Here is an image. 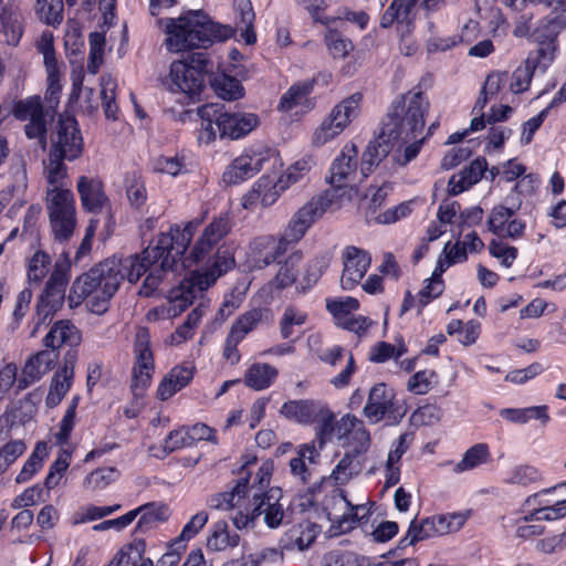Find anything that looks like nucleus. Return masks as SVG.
<instances>
[{"instance_id":"1","label":"nucleus","mask_w":566,"mask_h":566,"mask_svg":"<svg viewBox=\"0 0 566 566\" xmlns=\"http://www.w3.org/2000/svg\"><path fill=\"white\" fill-rule=\"evenodd\" d=\"M231 220L228 213L214 217L211 222L205 227L201 234L196 240L190 252V258L195 262L202 261L214 249L217 253L211 264L191 272L190 276L182 280L178 287L170 291L169 313L178 315L184 312L193 300L203 291L212 286L217 280L232 270L235 265L233 254L219 243L230 233Z\"/></svg>"},{"instance_id":"2","label":"nucleus","mask_w":566,"mask_h":566,"mask_svg":"<svg viewBox=\"0 0 566 566\" xmlns=\"http://www.w3.org/2000/svg\"><path fill=\"white\" fill-rule=\"evenodd\" d=\"M166 45L169 51L181 52L193 48H207L213 42L226 41L234 30L209 20L200 10L169 19L166 24Z\"/></svg>"},{"instance_id":"3","label":"nucleus","mask_w":566,"mask_h":566,"mask_svg":"<svg viewBox=\"0 0 566 566\" xmlns=\"http://www.w3.org/2000/svg\"><path fill=\"white\" fill-rule=\"evenodd\" d=\"M118 266L117 258L113 256L78 276L72 284L70 302L80 304L88 297L91 311L96 314L104 313L120 285Z\"/></svg>"},{"instance_id":"4","label":"nucleus","mask_w":566,"mask_h":566,"mask_svg":"<svg viewBox=\"0 0 566 566\" xmlns=\"http://www.w3.org/2000/svg\"><path fill=\"white\" fill-rule=\"evenodd\" d=\"M430 103L420 90L413 88L399 95L391 103L384 127V134L394 135L396 138L409 140L417 138L423 130L424 116Z\"/></svg>"},{"instance_id":"5","label":"nucleus","mask_w":566,"mask_h":566,"mask_svg":"<svg viewBox=\"0 0 566 566\" xmlns=\"http://www.w3.org/2000/svg\"><path fill=\"white\" fill-rule=\"evenodd\" d=\"M213 69L212 61L203 52L189 54L170 65L172 91L189 96L199 95L205 88V76Z\"/></svg>"},{"instance_id":"6","label":"nucleus","mask_w":566,"mask_h":566,"mask_svg":"<svg viewBox=\"0 0 566 566\" xmlns=\"http://www.w3.org/2000/svg\"><path fill=\"white\" fill-rule=\"evenodd\" d=\"M69 260H57L54 264L43 293L36 303L35 325L31 333L34 336L39 327L51 321L53 315L62 307L65 297V290L70 281Z\"/></svg>"},{"instance_id":"7","label":"nucleus","mask_w":566,"mask_h":566,"mask_svg":"<svg viewBox=\"0 0 566 566\" xmlns=\"http://www.w3.org/2000/svg\"><path fill=\"white\" fill-rule=\"evenodd\" d=\"M45 207L55 240L67 241L76 227L74 195L67 188L48 189Z\"/></svg>"},{"instance_id":"8","label":"nucleus","mask_w":566,"mask_h":566,"mask_svg":"<svg viewBox=\"0 0 566 566\" xmlns=\"http://www.w3.org/2000/svg\"><path fill=\"white\" fill-rule=\"evenodd\" d=\"M175 244L176 231L175 227H171L168 233H161L158 237L155 245L147 247L140 254L117 258L120 282L127 279L129 283H136L143 274L149 272L150 268L159 262L168 250L174 251Z\"/></svg>"},{"instance_id":"9","label":"nucleus","mask_w":566,"mask_h":566,"mask_svg":"<svg viewBox=\"0 0 566 566\" xmlns=\"http://www.w3.org/2000/svg\"><path fill=\"white\" fill-rule=\"evenodd\" d=\"M201 221L202 220L190 221L185 226L184 229H180L178 226L175 227L176 244L174 245V251L168 250L167 253L159 260V262L150 268L139 289V295L145 297L153 295L163 280V274L168 271H172L174 266L177 264V261L188 249L193 238L195 231Z\"/></svg>"},{"instance_id":"10","label":"nucleus","mask_w":566,"mask_h":566,"mask_svg":"<svg viewBox=\"0 0 566 566\" xmlns=\"http://www.w3.org/2000/svg\"><path fill=\"white\" fill-rule=\"evenodd\" d=\"M407 408L396 398L394 389L379 382L368 392L363 415L373 424L386 421L390 426L398 424L406 416Z\"/></svg>"},{"instance_id":"11","label":"nucleus","mask_w":566,"mask_h":566,"mask_svg":"<svg viewBox=\"0 0 566 566\" xmlns=\"http://www.w3.org/2000/svg\"><path fill=\"white\" fill-rule=\"evenodd\" d=\"M465 521L467 515L462 513L427 517L420 522L413 520L410 523L406 536L400 539L399 547L405 548L430 537L442 536L449 533L458 532L462 528Z\"/></svg>"},{"instance_id":"12","label":"nucleus","mask_w":566,"mask_h":566,"mask_svg":"<svg viewBox=\"0 0 566 566\" xmlns=\"http://www.w3.org/2000/svg\"><path fill=\"white\" fill-rule=\"evenodd\" d=\"M332 201V196L328 192L312 197L290 219L282 234L283 241L287 244L300 242L308 229L324 216Z\"/></svg>"},{"instance_id":"13","label":"nucleus","mask_w":566,"mask_h":566,"mask_svg":"<svg viewBox=\"0 0 566 566\" xmlns=\"http://www.w3.org/2000/svg\"><path fill=\"white\" fill-rule=\"evenodd\" d=\"M279 156L269 148L252 150L235 158L223 172V181L229 185L239 184L253 177L261 170L270 171L277 167Z\"/></svg>"},{"instance_id":"14","label":"nucleus","mask_w":566,"mask_h":566,"mask_svg":"<svg viewBox=\"0 0 566 566\" xmlns=\"http://www.w3.org/2000/svg\"><path fill=\"white\" fill-rule=\"evenodd\" d=\"M361 94L355 93L337 104L315 129L312 143L322 146L338 136L359 113Z\"/></svg>"},{"instance_id":"15","label":"nucleus","mask_w":566,"mask_h":566,"mask_svg":"<svg viewBox=\"0 0 566 566\" xmlns=\"http://www.w3.org/2000/svg\"><path fill=\"white\" fill-rule=\"evenodd\" d=\"M134 357L135 365L133 368L132 389L135 396H140L150 385L155 370L150 334L146 327H138L135 333Z\"/></svg>"},{"instance_id":"16","label":"nucleus","mask_w":566,"mask_h":566,"mask_svg":"<svg viewBox=\"0 0 566 566\" xmlns=\"http://www.w3.org/2000/svg\"><path fill=\"white\" fill-rule=\"evenodd\" d=\"M50 154L66 160L77 159L83 151V138L74 117L60 115L51 134Z\"/></svg>"},{"instance_id":"17","label":"nucleus","mask_w":566,"mask_h":566,"mask_svg":"<svg viewBox=\"0 0 566 566\" xmlns=\"http://www.w3.org/2000/svg\"><path fill=\"white\" fill-rule=\"evenodd\" d=\"M323 507L335 534L354 530L358 523L359 511H365V504H352L343 490H334L326 495Z\"/></svg>"},{"instance_id":"18","label":"nucleus","mask_w":566,"mask_h":566,"mask_svg":"<svg viewBox=\"0 0 566 566\" xmlns=\"http://www.w3.org/2000/svg\"><path fill=\"white\" fill-rule=\"evenodd\" d=\"M287 245L282 237L279 240L272 235L255 238L248 247L247 264L251 270L264 269L282 256Z\"/></svg>"},{"instance_id":"19","label":"nucleus","mask_w":566,"mask_h":566,"mask_svg":"<svg viewBox=\"0 0 566 566\" xmlns=\"http://www.w3.org/2000/svg\"><path fill=\"white\" fill-rule=\"evenodd\" d=\"M251 497L252 512L258 520L263 516L264 524L270 528H277L285 516L283 505L280 503L281 490L269 489L264 493L253 492Z\"/></svg>"},{"instance_id":"20","label":"nucleus","mask_w":566,"mask_h":566,"mask_svg":"<svg viewBox=\"0 0 566 566\" xmlns=\"http://www.w3.org/2000/svg\"><path fill=\"white\" fill-rule=\"evenodd\" d=\"M358 149L355 144H346L333 160L327 181L335 188L350 186L357 176Z\"/></svg>"},{"instance_id":"21","label":"nucleus","mask_w":566,"mask_h":566,"mask_svg":"<svg viewBox=\"0 0 566 566\" xmlns=\"http://www.w3.org/2000/svg\"><path fill=\"white\" fill-rule=\"evenodd\" d=\"M371 263L369 253L363 249L349 245L343 252V273L340 286L344 290H352L365 276Z\"/></svg>"},{"instance_id":"22","label":"nucleus","mask_w":566,"mask_h":566,"mask_svg":"<svg viewBox=\"0 0 566 566\" xmlns=\"http://www.w3.org/2000/svg\"><path fill=\"white\" fill-rule=\"evenodd\" d=\"M259 117L253 113L220 112L216 116V126L221 138L239 139L250 134L259 125Z\"/></svg>"},{"instance_id":"23","label":"nucleus","mask_w":566,"mask_h":566,"mask_svg":"<svg viewBox=\"0 0 566 566\" xmlns=\"http://www.w3.org/2000/svg\"><path fill=\"white\" fill-rule=\"evenodd\" d=\"M302 259L303 253L301 251H295L291 253L285 262L280 265L276 275L260 290L261 297L264 302H272L279 296L283 289L295 283L297 266Z\"/></svg>"},{"instance_id":"24","label":"nucleus","mask_w":566,"mask_h":566,"mask_svg":"<svg viewBox=\"0 0 566 566\" xmlns=\"http://www.w3.org/2000/svg\"><path fill=\"white\" fill-rule=\"evenodd\" d=\"M516 209L499 205L488 218L489 230L499 238L517 239L523 235L525 223L514 218Z\"/></svg>"},{"instance_id":"25","label":"nucleus","mask_w":566,"mask_h":566,"mask_svg":"<svg viewBox=\"0 0 566 566\" xmlns=\"http://www.w3.org/2000/svg\"><path fill=\"white\" fill-rule=\"evenodd\" d=\"M59 358V353L43 349L32 355L25 363L21 377L18 379V390H24L31 384L40 380L50 371Z\"/></svg>"},{"instance_id":"26","label":"nucleus","mask_w":566,"mask_h":566,"mask_svg":"<svg viewBox=\"0 0 566 566\" xmlns=\"http://www.w3.org/2000/svg\"><path fill=\"white\" fill-rule=\"evenodd\" d=\"M318 458L319 451L315 441L300 446L296 455L290 460V472L292 476L303 485L308 484Z\"/></svg>"},{"instance_id":"27","label":"nucleus","mask_w":566,"mask_h":566,"mask_svg":"<svg viewBox=\"0 0 566 566\" xmlns=\"http://www.w3.org/2000/svg\"><path fill=\"white\" fill-rule=\"evenodd\" d=\"M340 424L347 432V452L364 459L371 444L370 433L364 422L353 415H346L342 418Z\"/></svg>"},{"instance_id":"28","label":"nucleus","mask_w":566,"mask_h":566,"mask_svg":"<svg viewBox=\"0 0 566 566\" xmlns=\"http://www.w3.org/2000/svg\"><path fill=\"white\" fill-rule=\"evenodd\" d=\"M76 188L84 210L98 213L107 203L103 184L98 179L81 176L77 180Z\"/></svg>"},{"instance_id":"29","label":"nucleus","mask_w":566,"mask_h":566,"mask_svg":"<svg viewBox=\"0 0 566 566\" xmlns=\"http://www.w3.org/2000/svg\"><path fill=\"white\" fill-rule=\"evenodd\" d=\"M82 336L77 327L67 319H61L53 324L45 337L43 345L49 350H57L63 346H77L81 343Z\"/></svg>"},{"instance_id":"30","label":"nucleus","mask_w":566,"mask_h":566,"mask_svg":"<svg viewBox=\"0 0 566 566\" xmlns=\"http://www.w3.org/2000/svg\"><path fill=\"white\" fill-rule=\"evenodd\" d=\"M316 536V526L308 521H304L293 525L287 532H285L284 536L281 538L280 546L282 551L285 552H292L295 549L304 552L314 543Z\"/></svg>"},{"instance_id":"31","label":"nucleus","mask_w":566,"mask_h":566,"mask_svg":"<svg viewBox=\"0 0 566 566\" xmlns=\"http://www.w3.org/2000/svg\"><path fill=\"white\" fill-rule=\"evenodd\" d=\"M74 379V365L73 360L64 361V365L59 369L49 387V392L45 398V405L48 408H55L61 403L63 398L66 396L73 385Z\"/></svg>"},{"instance_id":"32","label":"nucleus","mask_w":566,"mask_h":566,"mask_svg":"<svg viewBox=\"0 0 566 566\" xmlns=\"http://www.w3.org/2000/svg\"><path fill=\"white\" fill-rule=\"evenodd\" d=\"M17 115L19 117L30 115V122L24 126L25 134L29 138H39L41 145L45 147L46 125L40 103L28 102L27 104H19Z\"/></svg>"},{"instance_id":"33","label":"nucleus","mask_w":566,"mask_h":566,"mask_svg":"<svg viewBox=\"0 0 566 566\" xmlns=\"http://www.w3.org/2000/svg\"><path fill=\"white\" fill-rule=\"evenodd\" d=\"M413 440V434L406 432L399 436L397 441L392 444L389 450L386 461V482L387 488L396 485L400 480V467L399 462L401 457L409 449Z\"/></svg>"},{"instance_id":"34","label":"nucleus","mask_w":566,"mask_h":566,"mask_svg":"<svg viewBox=\"0 0 566 566\" xmlns=\"http://www.w3.org/2000/svg\"><path fill=\"white\" fill-rule=\"evenodd\" d=\"M145 539L135 538L118 551L108 566H154L153 560L145 557Z\"/></svg>"},{"instance_id":"35","label":"nucleus","mask_w":566,"mask_h":566,"mask_svg":"<svg viewBox=\"0 0 566 566\" xmlns=\"http://www.w3.org/2000/svg\"><path fill=\"white\" fill-rule=\"evenodd\" d=\"M322 405L315 400H292L285 402L280 412L287 419L294 420L300 423L315 422L319 416Z\"/></svg>"},{"instance_id":"36","label":"nucleus","mask_w":566,"mask_h":566,"mask_svg":"<svg viewBox=\"0 0 566 566\" xmlns=\"http://www.w3.org/2000/svg\"><path fill=\"white\" fill-rule=\"evenodd\" d=\"M544 56V49H539L534 54H530L527 59L512 73L510 91L513 94H521L530 88L534 72Z\"/></svg>"},{"instance_id":"37","label":"nucleus","mask_w":566,"mask_h":566,"mask_svg":"<svg viewBox=\"0 0 566 566\" xmlns=\"http://www.w3.org/2000/svg\"><path fill=\"white\" fill-rule=\"evenodd\" d=\"M192 369L185 366L174 367L160 381L157 389V397L167 400L176 392L186 387L192 379Z\"/></svg>"},{"instance_id":"38","label":"nucleus","mask_w":566,"mask_h":566,"mask_svg":"<svg viewBox=\"0 0 566 566\" xmlns=\"http://www.w3.org/2000/svg\"><path fill=\"white\" fill-rule=\"evenodd\" d=\"M23 19L19 11L2 8L0 13V41L17 45L23 34Z\"/></svg>"},{"instance_id":"39","label":"nucleus","mask_w":566,"mask_h":566,"mask_svg":"<svg viewBox=\"0 0 566 566\" xmlns=\"http://www.w3.org/2000/svg\"><path fill=\"white\" fill-rule=\"evenodd\" d=\"M235 30L241 32L247 44H253L256 35L253 30L255 14L250 0H234Z\"/></svg>"},{"instance_id":"40","label":"nucleus","mask_w":566,"mask_h":566,"mask_svg":"<svg viewBox=\"0 0 566 566\" xmlns=\"http://www.w3.org/2000/svg\"><path fill=\"white\" fill-rule=\"evenodd\" d=\"M130 512H136V517L140 514L135 527V531L140 533L151 530L158 523L165 522L169 517V509L163 504L149 503L132 510Z\"/></svg>"},{"instance_id":"41","label":"nucleus","mask_w":566,"mask_h":566,"mask_svg":"<svg viewBox=\"0 0 566 566\" xmlns=\"http://www.w3.org/2000/svg\"><path fill=\"white\" fill-rule=\"evenodd\" d=\"M391 150L389 139L384 136H379L367 145L363 158L360 172L364 177L368 176L373 168L377 166L382 159H385Z\"/></svg>"},{"instance_id":"42","label":"nucleus","mask_w":566,"mask_h":566,"mask_svg":"<svg viewBox=\"0 0 566 566\" xmlns=\"http://www.w3.org/2000/svg\"><path fill=\"white\" fill-rule=\"evenodd\" d=\"M240 536L230 533L226 521H219L212 525L207 537V548L212 552L224 551L239 545Z\"/></svg>"},{"instance_id":"43","label":"nucleus","mask_w":566,"mask_h":566,"mask_svg":"<svg viewBox=\"0 0 566 566\" xmlns=\"http://www.w3.org/2000/svg\"><path fill=\"white\" fill-rule=\"evenodd\" d=\"M277 375L279 371L275 367L264 363H255L247 370L244 382L254 390H263L273 384Z\"/></svg>"},{"instance_id":"44","label":"nucleus","mask_w":566,"mask_h":566,"mask_svg":"<svg viewBox=\"0 0 566 566\" xmlns=\"http://www.w3.org/2000/svg\"><path fill=\"white\" fill-rule=\"evenodd\" d=\"M331 74H322L314 78L312 82L296 83L292 85L286 93L283 94L280 102V107L284 111H291L295 106L306 101L307 95L312 92L313 82L322 77L324 83H328Z\"/></svg>"},{"instance_id":"45","label":"nucleus","mask_w":566,"mask_h":566,"mask_svg":"<svg viewBox=\"0 0 566 566\" xmlns=\"http://www.w3.org/2000/svg\"><path fill=\"white\" fill-rule=\"evenodd\" d=\"M247 479H241L231 492L217 493L208 499V506L213 510L227 511L238 505L247 495Z\"/></svg>"},{"instance_id":"46","label":"nucleus","mask_w":566,"mask_h":566,"mask_svg":"<svg viewBox=\"0 0 566 566\" xmlns=\"http://www.w3.org/2000/svg\"><path fill=\"white\" fill-rule=\"evenodd\" d=\"M542 475L537 468L528 464H517L509 469L503 482L507 485L528 486L541 481Z\"/></svg>"},{"instance_id":"47","label":"nucleus","mask_w":566,"mask_h":566,"mask_svg":"<svg viewBox=\"0 0 566 566\" xmlns=\"http://www.w3.org/2000/svg\"><path fill=\"white\" fill-rule=\"evenodd\" d=\"M364 468V459L357 458L354 453L346 452L338 464L333 470L331 478L337 484H346Z\"/></svg>"},{"instance_id":"48","label":"nucleus","mask_w":566,"mask_h":566,"mask_svg":"<svg viewBox=\"0 0 566 566\" xmlns=\"http://www.w3.org/2000/svg\"><path fill=\"white\" fill-rule=\"evenodd\" d=\"M491 453L486 443H476L469 448L461 461L454 467V472L461 473L464 471L473 470L481 464L490 461Z\"/></svg>"},{"instance_id":"49","label":"nucleus","mask_w":566,"mask_h":566,"mask_svg":"<svg viewBox=\"0 0 566 566\" xmlns=\"http://www.w3.org/2000/svg\"><path fill=\"white\" fill-rule=\"evenodd\" d=\"M329 263L331 255L328 253L316 255L310 260L300 281L302 291H306L315 285L329 266Z\"/></svg>"},{"instance_id":"50","label":"nucleus","mask_w":566,"mask_h":566,"mask_svg":"<svg viewBox=\"0 0 566 566\" xmlns=\"http://www.w3.org/2000/svg\"><path fill=\"white\" fill-rule=\"evenodd\" d=\"M214 93L226 101H234L243 96V86L235 77L217 74L211 80Z\"/></svg>"},{"instance_id":"51","label":"nucleus","mask_w":566,"mask_h":566,"mask_svg":"<svg viewBox=\"0 0 566 566\" xmlns=\"http://www.w3.org/2000/svg\"><path fill=\"white\" fill-rule=\"evenodd\" d=\"M444 272L442 261H439L438 268L434 270L432 276L428 279L427 284L422 287V290L418 294V306L419 312L429 304L432 300L439 297L443 290L444 283L441 279V274Z\"/></svg>"},{"instance_id":"52","label":"nucleus","mask_w":566,"mask_h":566,"mask_svg":"<svg viewBox=\"0 0 566 566\" xmlns=\"http://www.w3.org/2000/svg\"><path fill=\"white\" fill-rule=\"evenodd\" d=\"M46 455V443H36L33 452L30 454L28 460L24 462L21 471L17 475L15 482L21 484L30 481L33 478V475L41 470L43 461Z\"/></svg>"},{"instance_id":"53","label":"nucleus","mask_w":566,"mask_h":566,"mask_svg":"<svg viewBox=\"0 0 566 566\" xmlns=\"http://www.w3.org/2000/svg\"><path fill=\"white\" fill-rule=\"evenodd\" d=\"M35 13L45 24L57 27L63 21V0H36Z\"/></svg>"},{"instance_id":"54","label":"nucleus","mask_w":566,"mask_h":566,"mask_svg":"<svg viewBox=\"0 0 566 566\" xmlns=\"http://www.w3.org/2000/svg\"><path fill=\"white\" fill-rule=\"evenodd\" d=\"M220 111L214 105H205L199 109L201 126L198 135L200 144H210L216 139L218 127L216 126V116Z\"/></svg>"},{"instance_id":"55","label":"nucleus","mask_w":566,"mask_h":566,"mask_svg":"<svg viewBox=\"0 0 566 566\" xmlns=\"http://www.w3.org/2000/svg\"><path fill=\"white\" fill-rule=\"evenodd\" d=\"M266 310L255 307L250 311H247L232 325L230 332L239 336L240 338H244L249 333L258 327V325L264 319V315L266 314Z\"/></svg>"},{"instance_id":"56","label":"nucleus","mask_w":566,"mask_h":566,"mask_svg":"<svg viewBox=\"0 0 566 566\" xmlns=\"http://www.w3.org/2000/svg\"><path fill=\"white\" fill-rule=\"evenodd\" d=\"M64 160L66 159L49 154L48 160L44 161V175L49 185L48 189L65 188L63 181L67 176V167Z\"/></svg>"},{"instance_id":"57","label":"nucleus","mask_w":566,"mask_h":566,"mask_svg":"<svg viewBox=\"0 0 566 566\" xmlns=\"http://www.w3.org/2000/svg\"><path fill=\"white\" fill-rule=\"evenodd\" d=\"M90 54L87 62V71L96 74L104 63V52L106 45L105 34L101 32H92L88 35Z\"/></svg>"},{"instance_id":"58","label":"nucleus","mask_w":566,"mask_h":566,"mask_svg":"<svg viewBox=\"0 0 566 566\" xmlns=\"http://www.w3.org/2000/svg\"><path fill=\"white\" fill-rule=\"evenodd\" d=\"M51 256L43 250H38L30 259L28 265L29 283L39 285L49 273Z\"/></svg>"},{"instance_id":"59","label":"nucleus","mask_w":566,"mask_h":566,"mask_svg":"<svg viewBox=\"0 0 566 566\" xmlns=\"http://www.w3.org/2000/svg\"><path fill=\"white\" fill-rule=\"evenodd\" d=\"M118 476L117 470L114 468H99L85 476L83 485L86 490H103L114 482Z\"/></svg>"},{"instance_id":"60","label":"nucleus","mask_w":566,"mask_h":566,"mask_svg":"<svg viewBox=\"0 0 566 566\" xmlns=\"http://www.w3.org/2000/svg\"><path fill=\"white\" fill-rule=\"evenodd\" d=\"M38 392H30L22 400L19 401V406L12 409L7 417H11L12 421H19L25 423L30 421L36 412V403L40 400Z\"/></svg>"},{"instance_id":"61","label":"nucleus","mask_w":566,"mask_h":566,"mask_svg":"<svg viewBox=\"0 0 566 566\" xmlns=\"http://www.w3.org/2000/svg\"><path fill=\"white\" fill-rule=\"evenodd\" d=\"M71 462V451L63 448L60 450L57 458L50 467V471L45 478L44 485L46 489L51 490L55 488L61 478L62 474L66 471Z\"/></svg>"},{"instance_id":"62","label":"nucleus","mask_w":566,"mask_h":566,"mask_svg":"<svg viewBox=\"0 0 566 566\" xmlns=\"http://www.w3.org/2000/svg\"><path fill=\"white\" fill-rule=\"evenodd\" d=\"M312 166L313 160L311 158H303L293 164L286 170L285 175L280 178L281 190H285L291 185L304 179L311 171Z\"/></svg>"},{"instance_id":"63","label":"nucleus","mask_w":566,"mask_h":566,"mask_svg":"<svg viewBox=\"0 0 566 566\" xmlns=\"http://www.w3.org/2000/svg\"><path fill=\"white\" fill-rule=\"evenodd\" d=\"M208 518V513L205 511H200L195 514L184 526L180 535L172 542V546L178 545L180 548H186L184 542L195 537L207 524Z\"/></svg>"},{"instance_id":"64","label":"nucleus","mask_w":566,"mask_h":566,"mask_svg":"<svg viewBox=\"0 0 566 566\" xmlns=\"http://www.w3.org/2000/svg\"><path fill=\"white\" fill-rule=\"evenodd\" d=\"M27 450L23 440H11L0 448V475L4 473Z\"/></svg>"}]
</instances>
